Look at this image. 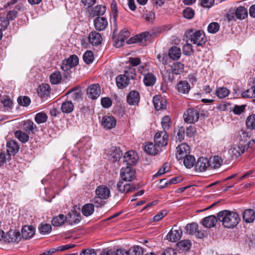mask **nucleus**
I'll return each mask as SVG.
<instances>
[{
  "label": "nucleus",
  "instance_id": "1",
  "mask_svg": "<svg viewBox=\"0 0 255 255\" xmlns=\"http://www.w3.org/2000/svg\"><path fill=\"white\" fill-rule=\"evenodd\" d=\"M218 219L222 223L224 227L227 228H233L240 222L239 215L235 212L223 210L218 214Z\"/></svg>",
  "mask_w": 255,
  "mask_h": 255
},
{
  "label": "nucleus",
  "instance_id": "2",
  "mask_svg": "<svg viewBox=\"0 0 255 255\" xmlns=\"http://www.w3.org/2000/svg\"><path fill=\"white\" fill-rule=\"evenodd\" d=\"M136 76L135 70L132 67H126L124 74L118 75L116 78V84L118 87L123 89L129 83L130 79H133Z\"/></svg>",
  "mask_w": 255,
  "mask_h": 255
},
{
  "label": "nucleus",
  "instance_id": "3",
  "mask_svg": "<svg viewBox=\"0 0 255 255\" xmlns=\"http://www.w3.org/2000/svg\"><path fill=\"white\" fill-rule=\"evenodd\" d=\"M187 35L190 36V40L193 44L198 46H203L207 41L205 34L202 30H194L190 29L187 31Z\"/></svg>",
  "mask_w": 255,
  "mask_h": 255
},
{
  "label": "nucleus",
  "instance_id": "4",
  "mask_svg": "<svg viewBox=\"0 0 255 255\" xmlns=\"http://www.w3.org/2000/svg\"><path fill=\"white\" fill-rule=\"evenodd\" d=\"M255 143V139H252V141H249L246 145H243L241 144L238 145H233L229 149V152L232 157L237 158L245 152L246 149H247L248 148H252L253 144Z\"/></svg>",
  "mask_w": 255,
  "mask_h": 255
},
{
  "label": "nucleus",
  "instance_id": "5",
  "mask_svg": "<svg viewBox=\"0 0 255 255\" xmlns=\"http://www.w3.org/2000/svg\"><path fill=\"white\" fill-rule=\"evenodd\" d=\"M186 233L190 235H194L199 239H203L206 236V233L204 231L199 229L197 223H192L187 224L185 227Z\"/></svg>",
  "mask_w": 255,
  "mask_h": 255
},
{
  "label": "nucleus",
  "instance_id": "6",
  "mask_svg": "<svg viewBox=\"0 0 255 255\" xmlns=\"http://www.w3.org/2000/svg\"><path fill=\"white\" fill-rule=\"evenodd\" d=\"M138 160L137 153L132 150L126 152L123 156V162L126 163L128 166L135 165Z\"/></svg>",
  "mask_w": 255,
  "mask_h": 255
},
{
  "label": "nucleus",
  "instance_id": "7",
  "mask_svg": "<svg viewBox=\"0 0 255 255\" xmlns=\"http://www.w3.org/2000/svg\"><path fill=\"white\" fill-rule=\"evenodd\" d=\"M168 135L164 130L155 133L154 141L158 147L166 146L168 144Z\"/></svg>",
  "mask_w": 255,
  "mask_h": 255
},
{
  "label": "nucleus",
  "instance_id": "8",
  "mask_svg": "<svg viewBox=\"0 0 255 255\" xmlns=\"http://www.w3.org/2000/svg\"><path fill=\"white\" fill-rule=\"evenodd\" d=\"M135 171L130 166L123 167L120 171L121 180L131 182L135 177Z\"/></svg>",
  "mask_w": 255,
  "mask_h": 255
},
{
  "label": "nucleus",
  "instance_id": "9",
  "mask_svg": "<svg viewBox=\"0 0 255 255\" xmlns=\"http://www.w3.org/2000/svg\"><path fill=\"white\" fill-rule=\"evenodd\" d=\"M79 63V58L76 55L70 56L68 59H65L62 61L61 68L62 70L67 71L71 68L74 67Z\"/></svg>",
  "mask_w": 255,
  "mask_h": 255
},
{
  "label": "nucleus",
  "instance_id": "10",
  "mask_svg": "<svg viewBox=\"0 0 255 255\" xmlns=\"http://www.w3.org/2000/svg\"><path fill=\"white\" fill-rule=\"evenodd\" d=\"M107 158L112 162L119 161L122 156V151L119 147H112L110 149L106 150Z\"/></svg>",
  "mask_w": 255,
  "mask_h": 255
},
{
  "label": "nucleus",
  "instance_id": "11",
  "mask_svg": "<svg viewBox=\"0 0 255 255\" xmlns=\"http://www.w3.org/2000/svg\"><path fill=\"white\" fill-rule=\"evenodd\" d=\"M190 147L186 143H182L176 148V157L178 160L185 158L189 155Z\"/></svg>",
  "mask_w": 255,
  "mask_h": 255
},
{
  "label": "nucleus",
  "instance_id": "12",
  "mask_svg": "<svg viewBox=\"0 0 255 255\" xmlns=\"http://www.w3.org/2000/svg\"><path fill=\"white\" fill-rule=\"evenodd\" d=\"M199 117V113L197 110L189 109L184 114V120L186 123L193 124L196 122Z\"/></svg>",
  "mask_w": 255,
  "mask_h": 255
},
{
  "label": "nucleus",
  "instance_id": "13",
  "mask_svg": "<svg viewBox=\"0 0 255 255\" xmlns=\"http://www.w3.org/2000/svg\"><path fill=\"white\" fill-rule=\"evenodd\" d=\"M21 239V234L17 230H10L4 239L5 242L8 243H18Z\"/></svg>",
  "mask_w": 255,
  "mask_h": 255
},
{
  "label": "nucleus",
  "instance_id": "14",
  "mask_svg": "<svg viewBox=\"0 0 255 255\" xmlns=\"http://www.w3.org/2000/svg\"><path fill=\"white\" fill-rule=\"evenodd\" d=\"M127 181L120 180L117 185L118 191L121 193H128L134 191L136 187L133 184L128 183Z\"/></svg>",
  "mask_w": 255,
  "mask_h": 255
},
{
  "label": "nucleus",
  "instance_id": "15",
  "mask_svg": "<svg viewBox=\"0 0 255 255\" xmlns=\"http://www.w3.org/2000/svg\"><path fill=\"white\" fill-rule=\"evenodd\" d=\"M253 128H241L236 133V139L240 142H246L251 136Z\"/></svg>",
  "mask_w": 255,
  "mask_h": 255
},
{
  "label": "nucleus",
  "instance_id": "16",
  "mask_svg": "<svg viewBox=\"0 0 255 255\" xmlns=\"http://www.w3.org/2000/svg\"><path fill=\"white\" fill-rule=\"evenodd\" d=\"M96 196L100 199H107L111 195V191L105 185L98 186L95 190Z\"/></svg>",
  "mask_w": 255,
  "mask_h": 255
},
{
  "label": "nucleus",
  "instance_id": "17",
  "mask_svg": "<svg viewBox=\"0 0 255 255\" xmlns=\"http://www.w3.org/2000/svg\"><path fill=\"white\" fill-rule=\"evenodd\" d=\"M89 97L92 99H96L101 94V88L98 84H92L87 90Z\"/></svg>",
  "mask_w": 255,
  "mask_h": 255
},
{
  "label": "nucleus",
  "instance_id": "18",
  "mask_svg": "<svg viewBox=\"0 0 255 255\" xmlns=\"http://www.w3.org/2000/svg\"><path fill=\"white\" fill-rule=\"evenodd\" d=\"M209 159L207 158L200 157L195 164V169L200 172L205 171L208 168L210 169Z\"/></svg>",
  "mask_w": 255,
  "mask_h": 255
},
{
  "label": "nucleus",
  "instance_id": "19",
  "mask_svg": "<svg viewBox=\"0 0 255 255\" xmlns=\"http://www.w3.org/2000/svg\"><path fill=\"white\" fill-rule=\"evenodd\" d=\"M129 33L127 30H122L117 38L114 41V45L117 48L121 47L124 44L125 40L129 37Z\"/></svg>",
  "mask_w": 255,
  "mask_h": 255
},
{
  "label": "nucleus",
  "instance_id": "20",
  "mask_svg": "<svg viewBox=\"0 0 255 255\" xmlns=\"http://www.w3.org/2000/svg\"><path fill=\"white\" fill-rule=\"evenodd\" d=\"M182 235V231L180 229L173 230V228L170 231L166 236V239L170 242H176L179 240Z\"/></svg>",
  "mask_w": 255,
  "mask_h": 255
},
{
  "label": "nucleus",
  "instance_id": "21",
  "mask_svg": "<svg viewBox=\"0 0 255 255\" xmlns=\"http://www.w3.org/2000/svg\"><path fill=\"white\" fill-rule=\"evenodd\" d=\"M153 103L155 109L157 111L164 110L166 108V101L160 96H154L153 98Z\"/></svg>",
  "mask_w": 255,
  "mask_h": 255
},
{
  "label": "nucleus",
  "instance_id": "22",
  "mask_svg": "<svg viewBox=\"0 0 255 255\" xmlns=\"http://www.w3.org/2000/svg\"><path fill=\"white\" fill-rule=\"evenodd\" d=\"M190 85L186 81H180L176 85V89L180 94H188L190 90Z\"/></svg>",
  "mask_w": 255,
  "mask_h": 255
},
{
  "label": "nucleus",
  "instance_id": "23",
  "mask_svg": "<svg viewBox=\"0 0 255 255\" xmlns=\"http://www.w3.org/2000/svg\"><path fill=\"white\" fill-rule=\"evenodd\" d=\"M19 145L18 142L14 140H11L6 143V150L8 154L14 155L18 152Z\"/></svg>",
  "mask_w": 255,
  "mask_h": 255
},
{
  "label": "nucleus",
  "instance_id": "24",
  "mask_svg": "<svg viewBox=\"0 0 255 255\" xmlns=\"http://www.w3.org/2000/svg\"><path fill=\"white\" fill-rule=\"evenodd\" d=\"M140 100V96L138 92L131 91L128 95L127 101L130 105H137Z\"/></svg>",
  "mask_w": 255,
  "mask_h": 255
},
{
  "label": "nucleus",
  "instance_id": "25",
  "mask_svg": "<svg viewBox=\"0 0 255 255\" xmlns=\"http://www.w3.org/2000/svg\"><path fill=\"white\" fill-rule=\"evenodd\" d=\"M218 218L214 215H210L204 218L201 221L202 225L206 228L214 227L218 221Z\"/></svg>",
  "mask_w": 255,
  "mask_h": 255
},
{
  "label": "nucleus",
  "instance_id": "26",
  "mask_svg": "<svg viewBox=\"0 0 255 255\" xmlns=\"http://www.w3.org/2000/svg\"><path fill=\"white\" fill-rule=\"evenodd\" d=\"M94 23L95 28L99 31L104 30L108 25L107 19L100 16H98L94 19Z\"/></svg>",
  "mask_w": 255,
  "mask_h": 255
},
{
  "label": "nucleus",
  "instance_id": "27",
  "mask_svg": "<svg viewBox=\"0 0 255 255\" xmlns=\"http://www.w3.org/2000/svg\"><path fill=\"white\" fill-rule=\"evenodd\" d=\"M35 233V229L32 226H24L21 229V238L27 240L31 238Z\"/></svg>",
  "mask_w": 255,
  "mask_h": 255
},
{
  "label": "nucleus",
  "instance_id": "28",
  "mask_svg": "<svg viewBox=\"0 0 255 255\" xmlns=\"http://www.w3.org/2000/svg\"><path fill=\"white\" fill-rule=\"evenodd\" d=\"M89 42L93 45H99L103 39L100 33L96 31L91 32L88 36Z\"/></svg>",
  "mask_w": 255,
  "mask_h": 255
},
{
  "label": "nucleus",
  "instance_id": "29",
  "mask_svg": "<svg viewBox=\"0 0 255 255\" xmlns=\"http://www.w3.org/2000/svg\"><path fill=\"white\" fill-rule=\"evenodd\" d=\"M117 121L112 116H106L102 120V125L104 128H115Z\"/></svg>",
  "mask_w": 255,
  "mask_h": 255
},
{
  "label": "nucleus",
  "instance_id": "30",
  "mask_svg": "<svg viewBox=\"0 0 255 255\" xmlns=\"http://www.w3.org/2000/svg\"><path fill=\"white\" fill-rule=\"evenodd\" d=\"M243 219L246 223H252L255 220V212L250 209L245 210L243 213Z\"/></svg>",
  "mask_w": 255,
  "mask_h": 255
},
{
  "label": "nucleus",
  "instance_id": "31",
  "mask_svg": "<svg viewBox=\"0 0 255 255\" xmlns=\"http://www.w3.org/2000/svg\"><path fill=\"white\" fill-rule=\"evenodd\" d=\"M210 162V169H216L219 168L223 163V160L219 156L216 155L212 157L209 160Z\"/></svg>",
  "mask_w": 255,
  "mask_h": 255
},
{
  "label": "nucleus",
  "instance_id": "32",
  "mask_svg": "<svg viewBox=\"0 0 255 255\" xmlns=\"http://www.w3.org/2000/svg\"><path fill=\"white\" fill-rule=\"evenodd\" d=\"M168 55L173 60H178L181 55V51L180 48L177 46L171 47L169 50Z\"/></svg>",
  "mask_w": 255,
  "mask_h": 255
},
{
  "label": "nucleus",
  "instance_id": "33",
  "mask_svg": "<svg viewBox=\"0 0 255 255\" xmlns=\"http://www.w3.org/2000/svg\"><path fill=\"white\" fill-rule=\"evenodd\" d=\"M184 65L179 62H176L171 66V71L172 74L180 75L184 72Z\"/></svg>",
  "mask_w": 255,
  "mask_h": 255
},
{
  "label": "nucleus",
  "instance_id": "34",
  "mask_svg": "<svg viewBox=\"0 0 255 255\" xmlns=\"http://www.w3.org/2000/svg\"><path fill=\"white\" fill-rule=\"evenodd\" d=\"M156 144L152 142H147L144 146V151L151 155H155L158 152V149Z\"/></svg>",
  "mask_w": 255,
  "mask_h": 255
},
{
  "label": "nucleus",
  "instance_id": "35",
  "mask_svg": "<svg viewBox=\"0 0 255 255\" xmlns=\"http://www.w3.org/2000/svg\"><path fill=\"white\" fill-rule=\"evenodd\" d=\"M50 87L48 84H43L40 85L37 90L38 95L41 97H45L49 95L50 92Z\"/></svg>",
  "mask_w": 255,
  "mask_h": 255
},
{
  "label": "nucleus",
  "instance_id": "36",
  "mask_svg": "<svg viewBox=\"0 0 255 255\" xmlns=\"http://www.w3.org/2000/svg\"><path fill=\"white\" fill-rule=\"evenodd\" d=\"M143 82L147 86H153L156 82V77L152 73H147L144 75Z\"/></svg>",
  "mask_w": 255,
  "mask_h": 255
},
{
  "label": "nucleus",
  "instance_id": "37",
  "mask_svg": "<svg viewBox=\"0 0 255 255\" xmlns=\"http://www.w3.org/2000/svg\"><path fill=\"white\" fill-rule=\"evenodd\" d=\"M80 214L76 211H72L69 213L68 216L66 217L67 219L70 224H77L80 221Z\"/></svg>",
  "mask_w": 255,
  "mask_h": 255
},
{
  "label": "nucleus",
  "instance_id": "38",
  "mask_svg": "<svg viewBox=\"0 0 255 255\" xmlns=\"http://www.w3.org/2000/svg\"><path fill=\"white\" fill-rule=\"evenodd\" d=\"M236 17L239 19H244L248 16L247 9L244 6L238 7L235 12Z\"/></svg>",
  "mask_w": 255,
  "mask_h": 255
},
{
  "label": "nucleus",
  "instance_id": "39",
  "mask_svg": "<svg viewBox=\"0 0 255 255\" xmlns=\"http://www.w3.org/2000/svg\"><path fill=\"white\" fill-rule=\"evenodd\" d=\"M74 109V105L71 101H66L64 102L61 106V110L63 113L69 114L73 112Z\"/></svg>",
  "mask_w": 255,
  "mask_h": 255
},
{
  "label": "nucleus",
  "instance_id": "40",
  "mask_svg": "<svg viewBox=\"0 0 255 255\" xmlns=\"http://www.w3.org/2000/svg\"><path fill=\"white\" fill-rule=\"evenodd\" d=\"M67 218L63 214H60L53 218L51 223L54 226H60L66 221Z\"/></svg>",
  "mask_w": 255,
  "mask_h": 255
},
{
  "label": "nucleus",
  "instance_id": "41",
  "mask_svg": "<svg viewBox=\"0 0 255 255\" xmlns=\"http://www.w3.org/2000/svg\"><path fill=\"white\" fill-rule=\"evenodd\" d=\"M94 211V206L93 204H86L82 208V214L86 217L91 215Z\"/></svg>",
  "mask_w": 255,
  "mask_h": 255
},
{
  "label": "nucleus",
  "instance_id": "42",
  "mask_svg": "<svg viewBox=\"0 0 255 255\" xmlns=\"http://www.w3.org/2000/svg\"><path fill=\"white\" fill-rule=\"evenodd\" d=\"M15 137L21 142L25 143L29 139L28 134L21 130H18L14 133Z\"/></svg>",
  "mask_w": 255,
  "mask_h": 255
},
{
  "label": "nucleus",
  "instance_id": "43",
  "mask_svg": "<svg viewBox=\"0 0 255 255\" xmlns=\"http://www.w3.org/2000/svg\"><path fill=\"white\" fill-rule=\"evenodd\" d=\"M143 254L142 248L138 246L132 247L127 251V255H143Z\"/></svg>",
  "mask_w": 255,
  "mask_h": 255
},
{
  "label": "nucleus",
  "instance_id": "44",
  "mask_svg": "<svg viewBox=\"0 0 255 255\" xmlns=\"http://www.w3.org/2000/svg\"><path fill=\"white\" fill-rule=\"evenodd\" d=\"M50 82L52 84H58L62 80V75L59 71H56L52 73L50 76Z\"/></svg>",
  "mask_w": 255,
  "mask_h": 255
},
{
  "label": "nucleus",
  "instance_id": "45",
  "mask_svg": "<svg viewBox=\"0 0 255 255\" xmlns=\"http://www.w3.org/2000/svg\"><path fill=\"white\" fill-rule=\"evenodd\" d=\"M38 230L41 234L45 235L51 232L52 227L49 224L42 223L39 225Z\"/></svg>",
  "mask_w": 255,
  "mask_h": 255
},
{
  "label": "nucleus",
  "instance_id": "46",
  "mask_svg": "<svg viewBox=\"0 0 255 255\" xmlns=\"http://www.w3.org/2000/svg\"><path fill=\"white\" fill-rule=\"evenodd\" d=\"M216 94L220 99L224 98L229 95V90L225 87H219L216 89Z\"/></svg>",
  "mask_w": 255,
  "mask_h": 255
},
{
  "label": "nucleus",
  "instance_id": "47",
  "mask_svg": "<svg viewBox=\"0 0 255 255\" xmlns=\"http://www.w3.org/2000/svg\"><path fill=\"white\" fill-rule=\"evenodd\" d=\"M195 158L191 155H189L184 158L183 163L186 168H191L195 165Z\"/></svg>",
  "mask_w": 255,
  "mask_h": 255
},
{
  "label": "nucleus",
  "instance_id": "48",
  "mask_svg": "<svg viewBox=\"0 0 255 255\" xmlns=\"http://www.w3.org/2000/svg\"><path fill=\"white\" fill-rule=\"evenodd\" d=\"M191 242L189 240H182L177 243V247L183 251H188L191 247Z\"/></svg>",
  "mask_w": 255,
  "mask_h": 255
},
{
  "label": "nucleus",
  "instance_id": "49",
  "mask_svg": "<svg viewBox=\"0 0 255 255\" xmlns=\"http://www.w3.org/2000/svg\"><path fill=\"white\" fill-rule=\"evenodd\" d=\"M156 58L158 61L159 64L166 65L169 60L168 56L164 52L157 54Z\"/></svg>",
  "mask_w": 255,
  "mask_h": 255
},
{
  "label": "nucleus",
  "instance_id": "50",
  "mask_svg": "<svg viewBox=\"0 0 255 255\" xmlns=\"http://www.w3.org/2000/svg\"><path fill=\"white\" fill-rule=\"evenodd\" d=\"M83 60L87 64H90L93 62L94 57V54L91 51H87L83 56Z\"/></svg>",
  "mask_w": 255,
  "mask_h": 255
},
{
  "label": "nucleus",
  "instance_id": "51",
  "mask_svg": "<svg viewBox=\"0 0 255 255\" xmlns=\"http://www.w3.org/2000/svg\"><path fill=\"white\" fill-rule=\"evenodd\" d=\"M47 119V116L45 113H39L36 115L35 117V121L38 124L45 123Z\"/></svg>",
  "mask_w": 255,
  "mask_h": 255
},
{
  "label": "nucleus",
  "instance_id": "52",
  "mask_svg": "<svg viewBox=\"0 0 255 255\" xmlns=\"http://www.w3.org/2000/svg\"><path fill=\"white\" fill-rule=\"evenodd\" d=\"M242 96L244 98H254L255 97V89L251 87V88L247 90L246 91L243 92L242 93Z\"/></svg>",
  "mask_w": 255,
  "mask_h": 255
},
{
  "label": "nucleus",
  "instance_id": "53",
  "mask_svg": "<svg viewBox=\"0 0 255 255\" xmlns=\"http://www.w3.org/2000/svg\"><path fill=\"white\" fill-rule=\"evenodd\" d=\"M220 25L216 22H211L208 26V31L210 33H215L219 29Z\"/></svg>",
  "mask_w": 255,
  "mask_h": 255
},
{
  "label": "nucleus",
  "instance_id": "54",
  "mask_svg": "<svg viewBox=\"0 0 255 255\" xmlns=\"http://www.w3.org/2000/svg\"><path fill=\"white\" fill-rule=\"evenodd\" d=\"M17 102L20 105L27 107L30 104L31 101L29 97L24 96L19 97Z\"/></svg>",
  "mask_w": 255,
  "mask_h": 255
},
{
  "label": "nucleus",
  "instance_id": "55",
  "mask_svg": "<svg viewBox=\"0 0 255 255\" xmlns=\"http://www.w3.org/2000/svg\"><path fill=\"white\" fill-rule=\"evenodd\" d=\"M183 16L189 19H192L194 15V11L190 7H187L183 11Z\"/></svg>",
  "mask_w": 255,
  "mask_h": 255
},
{
  "label": "nucleus",
  "instance_id": "56",
  "mask_svg": "<svg viewBox=\"0 0 255 255\" xmlns=\"http://www.w3.org/2000/svg\"><path fill=\"white\" fill-rule=\"evenodd\" d=\"M247 128H255V114L249 116L246 120Z\"/></svg>",
  "mask_w": 255,
  "mask_h": 255
},
{
  "label": "nucleus",
  "instance_id": "57",
  "mask_svg": "<svg viewBox=\"0 0 255 255\" xmlns=\"http://www.w3.org/2000/svg\"><path fill=\"white\" fill-rule=\"evenodd\" d=\"M161 124L162 128H169L171 126V121L170 117L168 116H164L161 121Z\"/></svg>",
  "mask_w": 255,
  "mask_h": 255
},
{
  "label": "nucleus",
  "instance_id": "58",
  "mask_svg": "<svg viewBox=\"0 0 255 255\" xmlns=\"http://www.w3.org/2000/svg\"><path fill=\"white\" fill-rule=\"evenodd\" d=\"M167 214L166 210H162L159 212L157 215L154 216L151 219L152 222H158L165 217Z\"/></svg>",
  "mask_w": 255,
  "mask_h": 255
},
{
  "label": "nucleus",
  "instance_id": "59",
  "mask_svg": "<svg viewBox=\"0 0 255 255\" xmlns=\"http://www.w3.org/2000/svg\"><path fill=\"white\" fill-rule=\"evenodd\" d=\"M106 7L103 5H97L94 10V14L97 15H103L106 11Z\"/></svg>",
  "mask_w": 255,
  "mask_h": 255
},
{
  "label": "nucleus",
  "instance_id": "60",
  "mask_svg": "<svg viewBox=\"0 0 255 255\" xmlns=\"http://www.w3.org/2000/svg\"><path fill=\"white\" fill-rule=\"evenodd\" d=\"M186 135L185 128H179L176 136V140L181 142L184 139Z\"/></svg>",
  "mask_w": 255,
  "mask_h": 255
},
{
  "label": "nucleus",
  "instance_id": "61",
  "mask_svg": "<svg viewBox=\"0 0 255 255\" xmlns=\"http://www.w3.org/2000/svg\"><path fill=\"white\" fill-rule=\"evenodd\" d=\"M9 24L8 19L4 16H0V29L5 30Z\"/></svg>",
  "mask_w": 255,
  "mask_h": 255
},
{
  "label": "nucleus",
  "instance_id": "62",
  "mask_svg": "<svg viewBox=\"0 0 255 255\" xmlns=\"http://www.w3.org/2000/svg\"><path fill=\"white\" fill-rule=\"evenodd\" d=\"M183 51L185 55H190L193 52L192 45L189 43L186 44L183 47Z\"/></svg>",
  "mask_w": 255,
  "mask_h": 255
},
{
  "label": "nucleus",
  "instance_id": "63",
  "mask_svg": "<svg viewBox=\"0 0 255 255\" xmlns=\"http://www.w3.org/2000/svg\"><path fill=\"white\" fill-rule=\"evenodd\" d=\"M101 104L104 108H109L112 106V101L110 98L105 97L101 99Z\"/></svg>",
  "mask_w": 255,
  "mask_h": 255
},
{
  "label": "nucleus",
  "instance_id": "64",
  "mask_svg": "<svg viewBox=\"0 0 255 255\" xmlns=\"http://www.w3.org/2000/svg\"><path fill=\"white\" fill-rule=\"evenodd\" d=\"M80 255H97V253L93 249H87L82 250L80 252Z\"/></svg>",
  "mask_w": 255,
  "mask_h": 255
}]
</instances>
